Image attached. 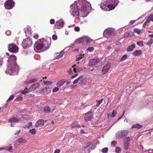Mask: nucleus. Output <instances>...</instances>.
<instances>
[{
	"instance_id": "nucleus-5",
	"label": "nucleus",
	"mask_w": 153,
	"mask_h": 153,
	"mask_svg": "<svg viewBox=\"0 0 153 153\" xmlns=\"http://www.w3.org/2000/svg\"><path fill=\"white\" fill-rule=\"evenodd\" d=\"M40 41L38 40L35 44L34 45V49L36 50V49L37 50H40V51H45V48L43 45L42 43H40Z\"/></svg>"
},
{
	"instance_id": "nucleus-17",
	"label": "nucleus",
	"mask_w": 153,
	"mask_h": 153,
	"mask_svg": "<svg viewBox=\"0 0 153 153\" xmlns=\"http://www.w3.org/2000/svg\"><path fill=\"white\" fill-rule=\"evenodd\" d=\"M142 51L140 50H136L132 53L133 55L135 56H140L142 54Z\"/></svg>"
},
{
	"instance_id": "nucleus-22",
	"label": "nucleus",
	"mask_w": 153,
	"mask_h": 153,
	"mask_svg": "<svg viewBox=\"0 0 153 153\" xmlns=\"http://www.w3.org/2000/svg\"><path fill=\"white\" fill-rule=\"evenodd\" d=\"M142 126H143L142 125H140L139 124L137 123L133 125L132 126L131 128L132 129L136 128L138 129H139L141 128L142 127Z\"/></svg>"
},
{
	"instance_id": "nucleus-46",
	"label": "nucleus",
	"mask_w": 153,
	"mask_h": 153,
	"mask_svg": "<svg viewBox=\"0 0 153 153\" xmlns=\"http://www.w3.org/2000/svg\"><path fill=\"white\" fill-rule=\"evenodd\" d=\"M32 125V122H30L29 123H28L27 124V125H26L25 126V128H29Z\"/></svg>"
},
{
	"instance_id": "nucleus-13",
	"label": "nucleus",
	"mask_w": 153,
	"mask_h": 153,
	"mask_svg": "<svg viewBox=\"0 0 153 153\" xmlns=\"http://www.w3.org/2000/svg\"><path fill=\"white\" fill-rule=\"evenodd\" d=\"M44 121L43 119H40L38 120L36 123L35 127L38 128L41 127L44 125Z\"/></svg>"
},
{
	"instance_id": "nucleus-1",
	"label": "nucleus",
	"mask_w": 153,
	"mask_h": 153,
	"mask_svg": "<svg viewBox=\"0 0 153 153\" xmlns=\"http://www.w3.org/2000/svg\"><path fill=\"white\" fill-rule=\"evenodd\" d=\"M86 3L85 1H79L75 4L71 5V10L70 12L71 14L75 17L79 16V14L82 16H86L87 15L88 9V7L86 6Z\"/></svg>"
},
{
	"instance_id": "nucleus-38",
	"label": "nucleus",
	"mask_w": 153,
	"mask_h": 153,
	"mask_svg": "<svg viewBox=\"0 0 153 153\" xmlns=\"http://www.w3.org/2000/svg\"><path fill=\"white\" fill-rule=\"evenodd\" d=\"M28 91L27 88H26L25 89H24V90H22L21 91V93L23 94H25Z\"/></svg>"
},
{
	"instance_id": "nucleus-25",
	"label": "nucleus",
	"mask_w": 153,
	"mask_h": 153,
	"mask_svg": "<svg viewBox=\"0 0 153 153\" xmlns=\"http://www.w3.org/2000/svg\"><path fill=\"white\" fill-rule=\"evenodd\" d=\"M135 48V46L134 45H132L128 46L127 48V51L128 52L132 51Z\"/></svg>"
},
{
	"instance_id": "nucleus-40",
	"label": "nucleus",
	"mask_w": 153,
	"mask_h": 153,
	"mask_svg": "<svg viewBox=\"0 0 153 153\" xmlns=\"http://www.w3.org/2000/svg\"><path fill=\"white\" fill-rule=\"evenodd\" d=\"M131 137H126V140H124L125 141L130 143V140Z\"/></svg>"
},
{
	"instance_id": "nucleus-33",
	"label": "nucleus",
	"mask_w": 153,
	"mask_h": 153,
	"mask_svg": "<svg viewBox=\"0 0 153 153\" xmlns=\"http://www.w3.org/2000/svg\"><path fill=\"white\" fill-rule=\"evenodd\" d=\"M84 54H83V55H82L81 54L80 55L78 56L77 57L76 59V61H79L80 59H82V58L83 57V56H84Z\"/></svg>"
},
{
	"instance_id": "nucleus-15",
	"label": "nucleus",
	"mask_w": 153,
	"mask_h": 153,
	"mask_svg": "<svg viewBox=\"0 0 153 153\" xmlns=\"http://www.w3.org/2000/svg\"><path fill=\"white\" fill-rule=\"evenodd\" d=\"M134 35V33L132 31H127L125 33L124 35V38L130 37Z\"/></svg>"
},
{
	"instance_id": "nucleus-39",
	"label": "nucleus",
	"mask_w": 153,
	"mask_h": 153,
	"mask_svg": "<svg viewBox=\"0 0 153 153\" xmlns=\"http://www.w3.org/2000/svg\"><path fill=\"white\" fill-rule=\"evenodd\" d=\"M81 42L80 41V39H77L76 41L75 44H74V45H72L71 46V47L72 48H74V45L76 44H77L78 43H80Z\"/></svg>"
},
{
	"instance_id": "nucleus-51",
	"label": "nucleus",
	"mask_w": 153,
	"mask_h": 153,
	"mask_svg": "<svg viewBox=\"0 0 153 153\" xmlns=\"http://www.w3.org/2000/svg\"><path fill=\"white\" fill-rule=\"evenodd\" d=\"M14 98V96L13 95H11L8 99L7 100V101L8 102L9 101H10V100H11L13 99Z\"/></svg>"
},
{
	"instance_id": "nucleus-57",
	"label": "nucleus",
	"mask_w": 153,
	"mask_h": 153,
	"mask_svg": "<svg viewBox=\"0 0 153 153\" xmlns=\"http://www.w3.org/2000/svg\"><path fill=\"white\" fill-rule=\"evenodd\" d=\"M30 83H34L37 81V79H34L30 80Z\"/></svg>"
},
{
	"instance_id": "nucleus-43",
	"label": "nucleus",
	"mask_w": 153,
	"mask_h": 153,
	"mask_svg": "<svg viewBox=\"0 0 153 153\" xmlns=\"http://www.w3.org/2000/svg\"><path fill=\"white\" fill-rule=\"evenodd\" d=\"M137 44L139 46H143V42L142 41H139L137 42Z\"/></svg>"
},
{
	"instance_id": "nucleus-54",
	"label": "nucleus",
	"mask_w": 153,
	"mask_h": 153,
	"mask_svg": "<svg viewBox=\"0 0 153 153\" xmlns=\"http://www.w3.org/2000/svg\"><path fill=\"white\" fill-rule=\"evenodd\" d=\"M49 88H45L43 89L41 91V93H42L43 92H45L48 91V90H49Z\"/></svg>"
},
{
	"instance_id": "nucleus-11",
	"label": "nucleus",
	"mask_w": 153,
	"mask_h": 153,
	"mask_svg": "<svg viewBox=\"0 0 153 153\" xmlns=\"http://www.w3.org/2000/svg\"><path fill=\"white\" fill-rule=\"evenodd\" d=\"M93 114L91 112L89 111L86 113L85 116V121H89L93 118Z\"/></svg>"
},
{
	"instance_id": "nucleus-9",
	"label": "nucleus",
	"mask_w": 153,
	"mask_h": 153,
	"mask_svg": "<svg viewBox=\"0 0 153 153\" xmlns=\"http://www.w3.org/2000/svg\"><path fill=\"white\" fill-rule=\"evenodd\" d=\"M64 25L63 20L62 19H59L56 22L55 27L56 28L59 29L63 27Z\"/></svg>"
},
{
	"instance_id": "nucleus-53",
	"label": "nucleus",
	"mask_w": 153,
	"mask_h": 153,
	"mask_svg": "<svg viewBox=\"0 0 153 153\" xmlns=\"http://www.w3.org/2000/svg\"><path fill=\"white\" fill-rule=\"evenodd\" d=\"M63 56V54L62 53H60L59 55H58L56 57V58L57 59H59L60 58L62 57Z\"/></svg>"
},
{
	"instance_id": "nucleus-14",
	"label": "nucleus",
	"mask_w": 153,
	"mask_h": 153,
	"mask_svg": "<svg viewBox=\"0 0 153 153\" xmlns=\"http://www.w3.org/2000/svg\"><path fill=\"white\" fill-rule=\"evenodd\" d=\"M51 108L48 106L46 105L43 107V111L45 114H48L51 111Z\"/></svg>"
},
{
	"instance_id": "nucleus-59",
	"label": "nucleus",
	"mask_w": 153,
	"mask_h": 153,
	"mask_svg": "<svg viewBox=\"0 0 153 153\" xmlns=\"http://www.w3.org/2000/svg\"><path fill=\"white\" fill-rule=\"evenodd\" d=\"M86 42L87 44H90L91 42V41L88 39H87L86 40Z\"/></svg>"
},
{
	"instance_id": "nucleus-36",
	"label": "nucleus",
	"mask_w": 153,
	"mask_h": 153,
	"mask_svg": "<svg viewBox=\"0 0 153 153\" xmlns=\"http://www.w3.org/2000/svg\"><path fill=\"white\" fill-rule=\"evenodd\" d=\"M121 149L120 147H117L115 149V151L117 153H119L121 151Z\"/></svg>"
},
{
	"instance_id": "nucleus-37",
	"label": "nucleus",
	"mask_w": 153,
	"mask_h": 153,
	"mask_svg": "<svg viewBox=\"0 0 153 153\" xmlns=\"http://www.w3.org/2000/svg\"><path fill=\"white\" fill-rule=\"evenodd\" d=\"M134 32L135 33H137V34H139L140 33V30L136 28H134Z\"/></svg>"
},
{
	"instance_id": "nucleus-45",
	"label": "nucleus",
	"mask_w": 153,
	"mask_h": 153,
	"mask_svg": "<svg viewBox=\"0 0 153 153\" xmlns=\"http://www.w3.org/2000/svg\"><path fill=\"white\" fill-rule=\"evenodd\" d=\"M127 55L126 54L123 55L120 59V60L121 61H123L127 57Z\"/></svg>"
},
{
	"instance_id": "nucleus-30",
	"label": "nucleus",
	"mask_w": 153,
	"mask_h": 153,
	"mask_svg": "<svg viewBox=\"0 0 153 153\" xmlns=\"http://www.w3.org/2000/svg\"><path fill=\"white\" fill-rule=\"evenodd\" d=\"M103 99L102 98L101 100H96V101L97 102V104L96 105V106L97 107H99L100 105L102 103Z\"/></svg>"
},
{
	"instance_id": "nucleus-7",
	"label": "nucleus",
	"mask_w": 153,
	"mask_h": 153,
	"mask_svg": "<svg viewBox=\"0 0 153 153\" xmlns=\"http://www.w3.org/2000/svg\"><path fill=\"white\" fill-rule=\"evenodd\" d=\"M14 2L12 0H8L5 3L4 6L6 9L10 10L12 9L14 6Z\"/></svg>"
},
{
	"instance_id": "nucleus-50",
	"label": "nucleus",
	"mask_w": 153,
	"mask_h": 153,
	"mask_svg": "<svg viewBox=\"0 0 153 153\" xmlns=\"http://www.w3.org/2000/svg\"><path fill=\"white\" fill-rule=\"evenodd\" d=\"M52 39L53 40H56L57 39V35L54 34L52 36Z\"/></svg>"
},
{
	"instance_id": "nucleus-16",
	"label": "nucleus",
	"mask_w": 153,
	"mask_h": 153,
	"mask_svg": "<svg viewBox=\"0 0 153 153\" xmlns=\"http://www.w3.org/2000/svg\"><path fill=\"white\" fill-rule=\"evenodd\" d=\"M66 82V80L64 79L61 80L56 83V86L57 87H60L62 86Z\"/></svg>"
},
{
	"instance_id": "nucleus-32",
	"label": "nucleus",
	"mask_w": 153,
	"mask_h": 153,
	"mask_svg": "<svg viewBox=\"0 0 153 153\" xmlns=\"http://www.w3.org/2000/svg\"><path fill=\"white\" fill-rule=\"evenodd\" d=\"M82 76H80L78 79H76L75 80H74L73 81V84H75L77 83V82H79V80L80 79H81V78H82Z\"/></svg>"
},
{
	"instance_id": "nucleus-52",
	"label": "nucleus",
	"mask_w": 153,
	"mask_h": 153,
	"mask_svg": "<svg viewBox=\"0 0 153 153\" xmlns=\"http://www.w3.org/2000/svg\"><path fill=\"white\" fill-rule=\"evenodd\" d=\"M23 97H18L16 100H15L16 101H19V100L22 101V100Z\"/></svg>"
},
{
	"instance_id": "nucleus-21",
	"label": "nucleus",
	"mask_w": 153,
	"mask_h": 153,
	"mask_svg": "<svg viewBox=\"0 0 153 153\" xmlns=\"http://www.w3.org/2000/svg\"><path fill=\"white\" fill-rule=\"evenodd\" d=\"M19 121V120L16 117H13L10 118L9 120V122L10 123H18Z\"/></svg>"
},
{
	"instance_id": "nucleus-35",
	"label": "nucleus",
	"mask_w": 153,
	"mask_h": 153,
	"mask_svg": "<svg viewBox=\"0 0 153 153\" xmlns=\"http://www.w3.org/2000/svg\"><path fill=\"white\" fill-rule=\"evenodd\" d=\"M67 73L70 74H74L73 69L71 68L69 69L67 71Z\"/></svg>"
},
{
	"instance_id": "nucleus-60",
	"label": "nucleus",
	"mask_w": 153,
	"mask_h": 153,
	"mask_svg": "<svg viewBox=\"0 0 153 153\" xmlns=\"http://www.w3.org/2000/svg\"><path fill=\"white\" fill-rule=\"evenodd\" d=\"M60 151L59 149H56L54 152V153H59Z\"/></svg>"
},
{
	"instance_id": "nucleus-29",
	"label": "nucleus",
	"mask_w": 153,
	"mask_h": 153,
	"mask_svg": "<svg viewBox=\"0 0 153 153\" xmlns=\"http://www.w3.org/2000/svg\"><path fill=\"white\" fill-rule=\"evenodd\" d=\"M76 65L75 64L72 66L71 68L73 69L74 72L76 73L79 71V70L76 68Z\"/></svg>"
},
{
	"instance_id": "nucleus-41",
	"label": "nucleus",
	"mask_w": 153,
	"mask_h": 153,
	"mask_svg": "<svg viewBox=\"0 0 153 153\" xmlns=\"http://www.w3.org/2000/svg\"><path fill=\"white\" fill-rule=\"evenodd\" d=\"M153 43V39H151L147 43V45H148L149 46H150Z\"/></svg>"
},
{
	"instance_id": "nucleus-55",
	"label": "nucleus",
	"mask_w": 153,
	"mask_h": 153,
	"mask_svg": "<svg viewBox=\"0 0 153 153\" xmlns=\"http://www.w3.org/2000/svg\"><path fill=\"white\" fill-rule=\"evenodd\" d=\"M74 30L77 32H78L80 30L79 27L78 26H76L74 28Z\"/></svg>"
},
{
	"instance_id": "nucleus-61",
	"label": "nucleus",
	"mask_w": 153,
	"mask_h": 153,
	"mask_svg": "<svg viewBox=\"0 0 153 153\" xmlns=\"http://www.w3.org/2000/svg\"><path fill=\"white\" fill-rule=\"evenodd\" d=\"M39 37L38 35H36L34 36V38L36 39H37Z\"/></svg>"
},
{
	"instance_id": "nucleus-56",
	"label": "nucleus",
	"mask_w": 153,
	"mask_h": 153,
	"mask_svg": "<svg viewBox=\"0 0 153 153\" xmlns=\"http://www.w3.org/2000/svg\"><path fill=\"white\" fill-rule=\"evenodd\" d=\"M59 90V89L58 87H55L53 89L52 91L53 92H55L58 91Z\"/></svg>"
},
{
	"instance_id": "nucleus-28",
	"label": "nucleus",
	"mask_w": 153,
	"mask_h": 153,
	"mask_svg": "<svg viewBox=\"0 0 153 153\" xmlns=\"http://www.w3.org/2000/svg\"><path fill=\"white\" fill-rule=\"evenodd\" d=\"M122 134L123 135V138L124 137L126 136L128 133V131L127 130H124L122 131Z\"/></svg>"
},
{
	"instance_id": "nucleus-42",
	"label": "nucleus",
	"mask_w": 153,
	"mask_h": 153,
	"mask_svg": "<svg viewBox=\"0 0 153 153\" xmlns=\"http://www.w3.org/2000/svg\"><path fill=\"white\" fill-rule=\"evenodd\" d=\"M107 33L109 35H112L113 34V31L111 29H109L107 30Z\"/></svg>"
},
{
	"instance_id": "nucleus-63",
	"label": "nucleus",
	"mask_w": 153,
	"mask_h": 153,
	"mask_svg": "<svg viewBox=\"0 0 153 153\" xmlns=\"http://www.w3.org/2000/svg\"><path fill=\"white\" fill-rule=\"evenodd\" d=\"M80 133L81 134H85L84 130L83 129H81L80 130Z\"/></svg>"
},
{
	"instance_id": "nucleus-62",
	"label": "nucleus",
	"mask_w": 153,
	"mask_h": 153,
	"mask_svg": "<svg viewBox=\"0 0 153 153\" xmlns=\"http://www.w3.org/2000/svg\"><path fill=\"white\" fill-rule=\"evenodd\" d=\"M77 75H78V74H76L75 75H74L72 76L71 77V79H73V78L76 77Z\"/></svg>"
},
{
	"instance_id": "nucleus-4",
	"label": "nucleus",
	"mask_w": 153,
	"mask_h": 153,
	"mask_svg": "<svg viewBox=\"0 0 153 153\" xmlns=\"http://www.w3.org/2000/svg\"><path fill=\"white\" fill-rule=\"evenodd\" d=\"M32 44V40L30 38H27L23 40L22 45L24 48H26L31 47Z\"/></svg>"
},
{
	"instance_id": "nucleus-48",
	"label": "nucleus",
	"mask_w": 153,
	"mask_h": 153,
	"mask_svg": "<svg viewBox=\"0 0 153 153\" xmlns=\"http://www.w3.org/2000/svg\"><path fill=\"white\" fill-rule=\"evenodd\" d=\"M94 48L93 47H89L87 48V50L90 52L92 51H94Z\"/></svg>"
},
{
	"instance_id": "nucleus-10",
	"label": "nucleus",
	"mask_w": 153,
	"mask_h": 153,
	"mask_svg": "<svg viewBox=\"0 0 153 153\" xmlns=\"http://www.w3.org/2000/svg\"><path fill=\"white\" fill-rule=\"evenodd\" d=\"M99 62V60L98 59L96 58L90 59L88 62V65L89 66H93L98 64Z\"/></svg>"
},
{
	"instance_id": "nucleus-27",
	"label": "nucleus",
	"mask_w": 153,
	"mask_h": 153,
	"mask_svg": "<svg viewBox=\"0 0 153 153\" xmlns=\"http://www.w3.org/2000/svg\"><path fill=\"white\" fill-rule=\"evenodd\" d=\"M18 141L19 143H25L26 140L23 138H19L18 139Z\"/></svg>"
},
{
	"instance_id": "nucleus-19",
	"label": "nucleus",
	"mask_w": 153,
	"mask_h": 153,
	"mask_svg": "<svg viewBox=\"0 0 153 153\" xmlns=\"http://www.w3.org/2000/svg\"><path fill=\"white\" fill-rule=\"evenodd\" d=\"M26 35L27 36H29L31 34V32L30 29L28 28H25L24 29Z\"/></svg>"
},
{
	"instance_id": "nucleus-64",
	"label": "nucleus",
	"mask_w": 153,
	"mask_h": 153,
	"mask_svg": "<svg viewBox=\"0 0 153 153\" xmlns=\"http://www.w3.org/2000/svg\"><path fill=\"white\" fill-rule=\"evenodd\" d=\"M21 130H19L17 131L15 134V135L18 134L20 132Z\"/></svg>"
},
{
	"instance_id": "nucleus-3",
	"label": "nucleus",
	"mask_w": 153,
	"mask_h": 153,
	"mask_svg": "<svg viewBox=\"0 0 153 153\" xmlns=\"http://www.w3.org/2000/svg\"><path fill=\"white\" fill-rule=\"evenodd\" d=\"M108 1L105 2L102 4L100 5L101 8L103 10H111L114 9L115 8V5H112L109 3L107 4V3Z\"/></svg>"
},
{
	"instance_id": "nucleus-49",
	"label": "nucleus",
	"mask_w": 153,
	"mask_h": 153,
	"mask_svg": "<svg viewBox=\"0 0 153 153\" xmlns=\"http://www.w3.org/2000/svg\"><path fill=\"white\" fill-rule=\"evenodd\" d=\"M80 80L79 81V82L81 84H82V83H85V79H82V78H81V79H80Z\"/></svg>"
},
{
	"instance_id": "nucleus-6",
	"label": "nucleus",
	"mask_w": 153,
	"mask_h": 153,
	"mask_svg": "<svg viewBox=\"0 0 153 153\" xmlns=\"http://www.w3.org/2000/svg\"><path fill=\"white\" fill-rule=\"evenodd\" d=\"M8 49L10 52L14 53L18 52L19 50L18 47L14 43L9 44L8 45Z\"/></svg>"
},
{
	"instance_id": "nucleus-26",
	"label": "nucleus",
	"mask_w": 153,
	"mask_h": 153,
	"mask_svg": "<svg viewBox=\"0 0 153 153\" xmlns=\"http://www.w3.org/2000/svg\"><path fill=\"white\" fill-rule=\"evenodd\" d=\"M71 127L72 128H75L78 127H80V126L76 122H74L71 125Z\"/></svg>"
},
{
	"instance_id": "nucleus-31",
	"label": "nucleus",
	"mask_w": 153,
	"mask_h": 153,
	"mask_svg": "<svg viewBox=\"0 0 153 153\" xmlns=\"http://www.w3.org/2000/svg\"><path fill=\"white\" fill-rule=\"evenodd\" d=\"M29 132L32 134L34 135L36 133V131L35 128H33L29 131Z\"/></svg>"
},
{
	"instance_id": "nucleus-44",
	"label": "nucleus",
	"mask_w": 153,
	"mask_h": 153,
	"mask_svg": "<svg viewBox=\"0 0 153 153\" xmlns=\"http://www.w3.org/2000/svg\"><path fill=\"white\" fill-rule=\"evenodd\" d=\"M97 146L96 144L95 143H93L92 146L91 147V150H94V149L95 148H96V146Z\"/></svg>"
},
{
	"instance_id": "nucleus-58",
	"label": "nucleus",
	"mask_w": 153,
	"mask_h": 153,
	"mask_svg": "<svg viewBox=\"0 0 153 153\" xmlns=\"http://www.w3.org/2000/svg\"><path fill=\"white\" fill-rule=\"evenodd\" d=\"M50 23L51 24H53L55 23V20L54 19H51L50 21Z\"/></svg>"
},
{
	"instance_id": "nucleus-18",
	"label": "nucleus",
	"mask_w": 153,
	"mask_h": 153,
	"mask_svg": "<svg viewBox=\"0 0 153 153\" xmlns=\"http://www.w3.org/2000/svg\"><path fill=\"white\" fill-rule=\"evenodd\" d=\"M108 2L113 5H115V7L116 6L117 4L118 1L117 0H110Z\"/></svg>"
},
{
	"instance_id": "nucleus-20",
	"label": "nucleus",
	"mask_w": 153,
	"mask_h": 153,
	"mask_svg": "<svg viewBox=\"0 0 153 153\" xmlns=\"http://www.w3.org/2000/svg\"><path fill=\"white\" fill-rule=\"evenodd\" d=\"M122 131H119L117 132L116 134V137L118 138H123V135L122 134Z\"/></svg>"
},
{
	"instance_id": "nucleus-8",
	"label": "nucleus",
	"mask_w": 153,
	"mask_h": 153,
	"mask_svg": "<svg viewBox=\"0 0 153 153\" xmlns=\"http://www.w3.org/2000/svg\"><path fill=\"white\" fill-rule=\"evenodd\" d=\"M51 42V39L50 38L48 37L44 40L43 44L45 50H46L49 48Z\"/></svg>"
},
{
	"instance_id": "nucleus-23",
	"label": "nucleus",
	"mask_w": 153,
	"mask_h": 153,
	"mask_svg": "<svg viewBox=\"0 0 153 153\" xmlns=\"http://www.w3.org/2000/svg\"><path fill=\"white\" fill-rule=\"evenodd\" d=\"M147 22H150L151 21L153 22V14H150L147 18Z\"/></svg>"
},
{
	"instance_id": "nucleus-12",
	"label": "nucleus",
	"mask_w": 153,
	"mask_h": 153,
	"mask_svg": "<svg viewBox=\"0 0 153 153\" xmlns=\"http://www.w3.org/2000/svg\"><path fill=\"white\" fill-rule=\"evenodd\" d=\"M110 65L109 64H105L103 67L102 70V74H105L107 73L109 70Z\"/></svg>"
},
{
	"instance_id": "nucleus-24",
	"label": "nucleus",
	"mask_w": 153,
	"mask_h": 153,
	"mask_svg": "<svg viewBox=\"0 0 153 153\" xmlns=\"http://www.w3.org/2000/svg\"><path fill=\"white\" fill-rule=\"evenodd\" d=\"M129 143L126 142L125 141H124V148L126 150H127L129 145Z\"/></svg>"
},
{
	"instance_id": "nucleus-34",
	"label": "nucleus",
	"mask_w": 153,
	"mask_h": 153,
	"mask_svg": "<svg viewBox=\"0 0 153 153\" xmlns=\"http://www.w3.org/2000/svg\"><path fill=\"white\" fill-rule=\"evenodd\" d=\"M108 150V147H105L103 148L102 150V152L103 153H107Z\"/></svg>"
},
{
	"instance_id": "nucleus-2",
	"label": "nucleus",
	"mask_w": 153,
	"mask_h": 153,
	"mask_svg": "<svg viewBox=\"0 0 153 153\" xmlns=\"http://www.w3.org/2000/svg\"><path fill=\"white\" fill-rule=\"evenodd\" d=\"M16 57L15 55L12 54L10 56L8 60L9 65L7 68L9 72H11L14 73L17 68L18 67L16 63Z\"/></svg>"
},
{
	"instance_id": "nucleus-47",
	"label": "nucleus",
	"mask_w": 153,
	"mask_h": 153,
	"mask_svg": "<svg viewBox=\"0 0 153 153\" xmlns=\"http://www.w3.org/2000/svg\"><path fill=\"white\" fill-rule=\"evenodd\" d=\"M117 112L116 111L114 110L112 112L111 114V117H114L116 115Z\"/></svg>"
}]
</instances>
